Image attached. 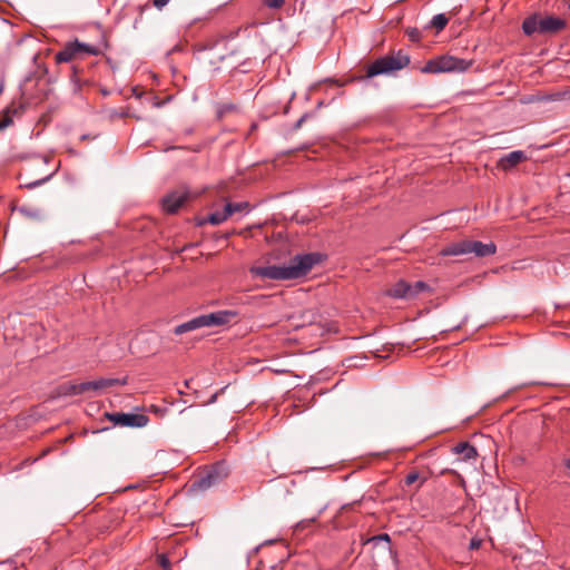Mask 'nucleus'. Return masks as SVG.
Here are the masks:
<instances>
[{
	"label": "nucleus",
	"mask_w": 570,
	"mask_h": 570,
	"mask_svg": "<svg viewBox=\"0 0 570 570\" xmlns=\"http://www.w3.org/2000/svg\"><path fill=\"white\" fill-rule=\"evenodd\" d=\"M320 262V254L309 253L296 255L288 265L254 266L249 272L264 279H295L305 276Z\"/></svg>",
	"instance_id": "nucleus-1"
},
{
	"label": "nucleus",
	"mask_w": 570,
	"mask_h": 570,
	"mask_svg": "<svg viewBox=\"0 0 570 570\" xmlns=\"http://www.w3.org/2000/svg\"><path fill=\"white\" fill-rule=\"evenodd\" d=\"M238 313L232 309L217 311L194 317L174 328L176 335H181L202 327L223 326L236 322Z\"/></svg>",
	"instance_id": "nucleus-2"
},
{
	"label": "nucleus",
	"mask_w": 570,
	"mask_h": 570,
	"mask_svg": "<svg viewBox=\"0 0 570 570\" xmlns=\"http://www.w3.org/2000/svg\"><path fill=\"white\" fill-rule=\"evenodd\" d=\"M567 27V21L559 17L546 16L534 13L525 18L522 22V30L524 35L531 37L534 33L539 35H557Z\"/></svg>",
	"instance_id": "nucleus-3"
},
{
	"label": "nucleus",
	"mask_w": 570,
	"mask_h": 570,
	"mask_svg": "<svg viewBox=\"0 0 570 570\" xmlns=\"http://www.w3.org/2000/svg\"><path fill=\"white\" fill-rule=\"evenodd\" d=\"M497 246L493 242L482 243L473 239H461L451 243L441 249L442 256H461L473 254L475 257L494 255Z\"/></svg>",
	"instance_id": "nucleus-4"
},
{
	"label": "nucleus",
	"mask_w": 570,
	"mask_h": 570,
	"mask_svg": "<svg viewBox=\"0 0 570 570\" xmlns=\"http://www.w3.org/2000/svg\"><path fill=\"white\" fill-rule=\"evenodd\" d=\"M410 63V57L403 51L395 55H387L374 60L366 68L365 78H373L380 75H387L405 68Z\"/></svg>",
	"instance_id": "nucleus-5"
},
{
	"label": "nucleus",
	"mask_w": 570,
	"mask_h": 570,
	"mask_svg": "<svg viewBox=\"0 0 570 570\" xmlns=\"http://www.w3.org/2000/svg\"><path fill=\"white\" fill-rule=\"evenodd\" d=\"M101 53L102 50L99 47L83 43L76 39L66 42L61 50L55 55V60L57 63L75 62L87 56H99Z\"/></svg>",
	"instance_id": "nucleus-6"
},
{
	"label": "nucleus",
	"mask_w": 570,
	"mask_h": 570,
	"mask_svg": "<svg viewBox=\"0 0 570 570\" xmlns=\"http://www.w3.org/2000/svg\"><path fill=\"white\" fill-rule=\"evenodd\" d=\"M229 474L228 465L225 462H217L204 470L191 482L190 491L203 492L223 482Z\"/></svg>",
	"instance_id": "nucleus-7"
},
{
	"label": "nucleus",
	"mask_w": 570,
	"mask_h": 570,
	"mask_svg": "<svg viewBox=\"0 0 570 570\" xmlns=\"http://www.w3.org/2000/svg\"><path fill=\"white\" fill-rule=\"evenodd\" d=\"M472 66V61H466L452 56H441L429 60L422 68L426 73L465 71Z\"/></svg>",
	"instance_id": "nucleus-8"
},
{
	"label": "nucleus",
	"mask_w": 570,
	"mask_h": 570,
	"mask_svg": "<svg viewBox=\"0 0 570 570\" xmlns=\"http://www.w3.org/2000/svg\"><path fill=\"white\" fill-rule=\"evenodd\" d=\"M196 197L197 194L186 188L174 190L161 199L163 210L167 214H176L185 203Z\"/></svg>",
	"instance_id": "nucleus-9"
},
{
	"label": "nucleus",
	"mask_w": 570,
	"mask_h": 570,
	"mask_svg": "<svg viewBox=\"0 0 570 570\" xmlns=\"http://www.w3.org/2000/svg\"><path fill=\"white\" fill-rule=\"evenodd\" d=\"M106 416L115 425L120 426L144 428L149 422V417L147 415L137 413H107Z\"/></svg>",
	"instance_id": "nucleus-10"
},
{
	"label": "nucleus",
	"mask_w": 570,
	"mask_h": 570,
	"mask_svg": "<svg viewBox=\"0 0 570 570\" xmlns=\"http://www.w3.org/2000/svg\"><path fill=\"white\" fill-rule=\"evenodd\" d=\"M452 452L458 455L459 462L475 463L478 458L476 449L468 441L460 442L452 448Z\"/></svg>",
	"instance_id": "nucleus-11"
},
{
	"label": "nucleus",
	"mask_w": 570,
	"mask_h": 570,
	"mask_svg": "<svg viewBox=\"0 0 570 570\" xmlns=\"http://www.w3.org/2000/svg\"><path fill=\"white\" fill-rule=\"evenodd\" d=\"M524 160H527L525 153L522 150H514L501 157L498 161V167L504 171H509Z\"/></svg>",
	"instance_id": "nucleus-12"
},
{
	"label": "nucleus",
	"mask_w": 570,
	"mask_h": 570,
	"mask_svg": "<svg viewBox=\"0 0 570 570\" xmlns=\"http://www.w3.org/2000/svg\"><path fill=\"white\" fill-rule=\"evenodd\" d=\"M410 283L400 279L391 288L387 289V295L394 298L412 299Z\"/></svg>",
	"instance_id": "nucleus-13"
},
{
	"label": "nucleus",
	"mask_w": 570,
	"mask_h": 570,
	"mask_svg": "<svg viewBox=\"0 0 570 570\" xmlns=\"http://www.w3.org/2000/svg\"><path fill=\"white\" fill-rule=\"evenodd\" d=\"M79 389L80 383L66 382L55 389L52 397L81 395Z\"/></svg>",
	"instance_id": "nucleus-14"
},
{
	"label": "nucleus",
	"mask_w": 570,
	"mask_h": 570,
	"mask_svg": "<svg viewBox=\"0 0 570 570\" xmlns=\"http://www.w3.org/2000/svg\"><path fill=\"white\" fill-rule=\"evenodd\" d=\"M95 381L97 383L98 392L102 391V390H106V389H109V387H112V386H116V385H126L127 384V377H122V379H105V377H100V379L95 380Z\"/></svg>",
	"instance_id": "nucleus-15"
},
{
	"label": "nucleus",
	"mask_w": 570,
	"mask_h": 570,
	"mask_svg": "<svg viewBox=\"0 0 570 570\" xmlns=\"http://www.w3.org/2000/svg\"><path fill=\"white\" fill-rule=\"evenodd\" d=\"M226 214L229 215V217L234 213H239L243 210H248L249 204L247 202H240V203H226L224 206Z\"/></svg>",
	"instance_id": "nucleus-16"
},
{
	"label": "nucleus",
	"mask_w": 570,
	"mask_h": 570,
	"mask_svg": "<svg viewBox=\"0 0 570 570\" xmlns=\"http://www.w3.org/2000/svg\"><path fill=\"white\" fill-rule=\"evenodd\" d=\"M18 212L30 219H40L42 217L41 209L31 206H20Z\"/></svg>",
	"instance_id": "nucleus-17"
},
{
	"label": "nucleus",
	"mask_w": 570,
	"mask_h": 570,
	"mask_svg": "<svg viewBox=\"0 0 570 570\" xmlns=\"http://www.w3.org/2000/svg\"><path fill=\"white\" fill-rule=\"evenodd\" d=\"M411 292H412V299L417 297L420 293L429 292L431 291V287L428 283L423 281H417L415 283H410Z\"/></svg>",
	"instance_id": "nucleus-18"
},
{
	"label": "nucleus",
	"mask_w": 570,
	"mask_h": 570,
	"mask_svg": "<svg viewBox=\"0 0 570 570\" xmlns=\"http://www.w3.org/2000/svg\"><path fill=\"white\" fill-rule=\"evenodd\" d=\"M228 217H229V215L226 214V210L224 208L222 212L216 210V212L212 213L207 217V222L210 223L212 225H219V224L224 223Z\"/></svg>",
	"instance_id": "nucleus-19"
},
{
	"label": "nucleus",
	"mask_w": 570,
	"mask_h": 570,
	"mask_svg": "<svg viewBox=\"0 0 570 570\" xmlns=\"http://www.w3.org/2000/svg\"><path fill=\"white\" fill-rule=\"evenodd\" d=\"M448 22V17L444 13H439L432 18L431 26L441 31L446 27Z\"/></svg>",
	"instance_id": "nucleus-20"
},
{
	"label": "nucleus",
	"mask_w": 570,
	"mask_h": 570,
	"mask_svg": "<svg viewBox=\"0 0 570 570\" xmlns=\"http://www.w3.org/2000/svg\"><path fill=\"white\" fill-rule=\"evenodd\" d=\"M13 114H17V109L11 110L10 108H8L3 112V116L0 119V128H1V130L13 124V120H12V115Z\"/></svg>",
	"instance_id": "nucleus-21"
},
{
	"label": "nucleus",
	"mask_w": 570,
	"mask_h": 570,
	"mask_svg": "<svg viewBox=\"0 0 570 570\" xmlns=\"http://www.w3.org/2000/svg\"><path fill=\"white\" fill-rule=\"evenodd\" d=\"M323 510H324V508L320 510V512L316 517H313L309 519H304V520H301L299 522H297L295 525V530L303 531V530L307 529L311 524L315 523L318 519V515L322 513Z\"/></svg>",
	"instance_id": "nucleus-22"
},
{
	"label": "nucleus",
	"mask_w": 570,
	"mask_h": 570,
	"mask_svg": "<svg viewBox=\"0 0 570 570\" xmlns=\"http://www.w3.org/2000/svg\"><path fill=\"white\" fill-rule=\"evenodd\" d=\"M79 390H80L81 394H85V393H88V392H98L96 381L81 382Z\"/></svg>",
	"instance_id": "nucleus-23"
},
{
	"label": "nucleus",
	"mask_w": 570,
	"mask_h": 570,
	"mask_svg": "<svg viewBox=\"0 0 570 570\" xmlns=\"http://www.w3.org/2000/svg\"><path fill=\"white\" fill-rule=\"evenodd\" d=\"M51 175H47L42 178H39L35 181H30V183H24L23 185H21L22 187L24 188H28V189H32V188H36L40 185H42L43 183L48 181L50 179Z\"/></svg>",
	"instance_id": "nucleus-24"
},
{
	"label": "nucleus",
	"mask_w": 570,
	"mask_h": 570,
	"mask_svg": "<svg viewBox=\"0 0 570 570\" xmlns=\"http://www.w3.org/2000/svg\"><path fill=\"white\" fill-rule=\"evenodd\" d=\"M157 562L164 570H170L171 568L168 557L164 553L157 556Z\"/></svg>",
	"instance_id": "nucleus-25"
},
{
	"label": "nucleus",
	"mask_w": 570,
	"mask_h": 570,
	"mask_svg": "<svg viewBox=\"0 0 570 570\" xmlns=\"http://www.w3.org/2000/svg\"><path fill=\"white\" fill-rule=\"evenodd\" d=\"M264 6H266L269 9H281L285 0H263Z\"/></svg>",
	"instance_id": "nucleus-26"
},
{
	"label": "nucleus",
	"mask_w": 570,
	"mask_h": 570,
	"mask_svg": "<svg viewBox=\"0 0 570 570\" xmlns=\"http://www.w3.org/2000/svg\"><path fill=\"white\" fill-rule=\"evenodd\" d=\"M419 478H420L419 472H416V471H411V472H410V473H407V474H406V476H405V480H404V481H405V484H406V485H411V484H413L414 482H416V481L419 480Z\"/></svg>",
	"instance_id": "nucleus-27"
},
{
	"label": "nucleus",
	"mask_w": 570,
	"mask_h": 570,
	"mask_svg": "<svg viewBox=\"0 0 570 570\" xmlns=\"http://www.w3.org/2000/svg\"><path fill=\"white\" fill-rule=\"evenodd\" d=\"M235 108H236V107H235V105H233V104H224V105H222V106L219 107L218 112H219L220 115H223V114H225V112H229V111L235 110Z\"/></svg>",
	"instance_id": "nucleus-28"
},
{
	"label": "nucleus",
	"mask_w": 570,
	"mask_h": 570,
	"mask_svg": "<svg viewBox=\"0 0 570 570\" xmlns=\"http://www.w3.org/2000/svg\"><path fill=\"white\" fill-rule=\"evenodd\" d=\"M371 541H375V542L376 541H385V542L390 543V535L387 533H382V534L371 538Z\"/></svg>",
	"instance_id": "nucleus-29"
},
{
	"label": "nucleus",
	"mask_w": 570,
	"mask_h": 570,
	"mask_svg": "<svg viewBox=\"0 0 570 570\" xmlns=\"http://www.w3.org/2000/svg\"><path fill=\"white\" fill-rule=\"evenodd\" d=\"M169 2V0H153V3L156 8L158 9H161L163 7H165L167 3Z\"/></svg>",
	"instance_id": "nucleus-30"
},
{
	"label": "nucleus",
	"mask_w": 570,
	"mask_h": 570,
	"mask_svg": "<svg viewBox=\"0 0 570 570\" xmlns=\"http://www.w3.org/2000/svg\"><path fill=\"white\" fill-rule=\"evenodd\" d=\"M78 73H79V68H78V66L73 65V66H72V76H71V79H72L73 81H76V82L79 80V79H78Z\"/></svg>",
	"instance_id": "nucleus-31"
},
{
	"label": "nucleus",
	"mask_w": 570,
	"mask_h": 570,
	"mask_svg": "<svg viewBox=\"0 0 570 570\" xmlns=\"http://www.w3.org/2000/svg\"><path fill=\"white\" fill-rule=\"evenodd\" d=\"M407 35L412 40L419 39V31L416 29H412L411 31L407 32Z\"/></svg>",
	"instance_id": "nucleus-32"
},
{
	"label": "nucleus",
	"mask_w": 570,
	"mask_h": 570,
	"mask_svg": "<svg viewBox=\"0 0 570 570\" xmlns=\"http://www.w3.org/2000/svg\"><path fill=\"white\" fill-rule=\"evenodd\" d=\"M481 544L480 540L472 539L470 542V549H478Z\"/></svg>",
	"instance_id": "nucleus-33"
},
{
	"label": "nucleus",
	"mask_w": 570,
	"mask_h": 570,
	"mask_svg": "<svg viewBox=\"0 0 570 570\" xmlns=\"http://www.w3.org/2000/svg\"><path fill=\"white\" fill-rule=\"evenodd\" d=\"M305 118H306V115L302 116V117L297 120V122H296L295 127H296V128H299V127L302 126V124L304 122Z\"/></svg>",
	"instance_id": "nucleus-34"
},
{
	"label": "nucleus",
	"mask_w": 570,
	"mask_h": 570,
	"mask_svg": "<svg viewBox=\"0 0 570 570\" xmlns=\"http://www.w3.org/2000/svg\"><path fill=\"white\" fill-rule=\"evenodd\" d=\"M564 466L570 471V458L566 459L563 462Z\"/></svg>",
	"instance_id": "nucleus-35"
},
{
	"label": "nucleus",
	"mask_w": 570,
	"mask_h": 570,
	"mask_svg": "<svg viewBox=\"0 0 570 570\" xmlns=\"http://www.w3.org/2000/svg\"><path fill=\"white\" fill-rule=\"evenodd\" d=\"M561 97V94H558L556 95V97H553L552 99L556 100V99H559Z\"/></svg>",
	"instance_id": "nucleus-36"
},
{
	"label": "nucleus",
	"mask_w": 570,
	"mask_h": 570,
	"mask_svg": "<svg viewBox=\"0 0 570 570\" xmlns=\"http://www.w3.org/2000/svg\"><path fill=\"white\" fill-rule=\"evenodd\" d=\"M446 472H452V470H444L442 471V474H445Z\"/></svg>",
	"instance_id": "nucleus-37"
}]
</instances>
